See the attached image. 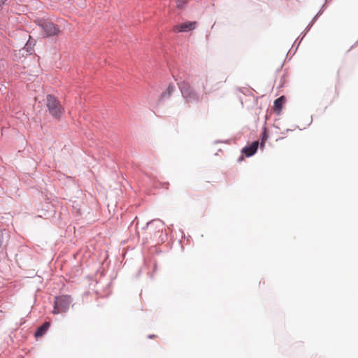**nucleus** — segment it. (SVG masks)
Segmentation results:
<instances>
[{
	"label": "nucleus",
	"instance_id": "obj_21",
	"mask_svg": "<svg viewBox=\"0 0 358 358\" xmlns=\"http://www.w3.org/2000/svg\"><path fill=\"white\" fill-rule=\"evenodd\" d=\"M328 0H325V1L327 2Z\"/></svg>",
	"mask_w": 358,
	"mask_h": 358
},
{
	"label": "nucleus",
	"instance_id": "obj_2",
	"mask_svg": "<svg viewBox=\"0 0 358 358\" xmlns=\"http://www.w3.org/2000/svg\"><path fill=\"white\" fill-rule=\"evenodd\" d=\"M46 106L50 114L56 119H59L63 109L59 100L52 94L46 96Z\"/></svg>",
	"mask_w": 358,
	"mask_h": 358
},
{
	"label": "nucleus",
	"instance_id": "obj_3",
	"mask_svg": "<svg viewBox=\"0 0 358 358\" xmlns=\"http://www.w3.org/2000/svg\"><path fill=\"white\" fill-rule=\"evenodd\" d=\"M71 302V298L69 295L56 296L52 313L54 314L66 313L69 309Z\"/></svg>",
	"mask_w": 358,
	"mask_h": 358
},
{
	"label": "nucleus",
	"instance_id": "obj_7",
	"mask_svg": "<svg viewBox=\"0 0 358 358\" xmlns=\"http://www.w3.org/2000/svg\"><path fill=\"white\" fill-rule=\"evenodd\" d=\"M195 22H186L180 24L176 25L174 27L176 31L178 32H187L195 29Z\"/></svg>",
	"mask_w": 358,
	"mask_h": 358
},
{
	"label": "nucleus",
	"instance_id": "obj_6",
	"mask_svg": "<svg viewBox=\"0 0 358 358\" xmlns=\"http://www.w3.org/2000/svg\"><path fill=\"white\" fill-rule=\"evenodd\" d=\"M259 141H255L251 144L245 146L242 148L241 152L246 157H250L254 155L258 149Z\"/></svg>",
	"mask_w": 358,
	"mask_h": 358
},
{
	"label": "nucleus",
	"instance_id": "obj_9",
	"mask_svg": "<svg viewBox=\"0 0 358 358\" xmlns=\"http://www.w3.org/2000/svg\"><path fill=\"white\" fill-rule=\"evenodd\" d=\"M36 45V41L32 39L29 36V39L27 41L24 47L20 50L24 54V52L26 51L28 55H31L34 52V47Z\"/></svg>",
	"mask_w": 358,
	"mask_h": 358
},
{
	"label": "nucleus",
	"instance_id": "obj_8",
	"mask_svg": "<svg viewBox=\"0 0 358 358\" xmlns=\"http://www.w3.org/2000/svg\"><path fill=\"white\" fill-rule=\"evenodd\" d=\"M50 326V323L49 322H45L42 325L38 327L34 333V336L36 338H38L43 336L49 329Z\"/></svg>",
	"mask_w": 358,
	"mask_h": 358
},
{
	"label": "nucleus",
	"instance_id": "obj_10",
	"mask_svg": "<svg viewBox=\"0 0 358 358\" xmlns=\"http://www.w3.org/2000/svg\"><path fill=\"white\" fill-rule=\"evenodd\" d=\"M175 90V86L173 84L170 83L166 89V90L164 92H162L159 97V101H164L165 99H169L172 93Z\"/></svg>",
	"mask_w": 358,
	"mask_h": 358
},
{
	"label": "nucleus",
	"instance_id": "obj_16",
	"mask_svg": "<svg viewBox=\"0 0 358 358\" xmlns=\"http://www.w3.org/2000/svg\"><path fill=\"white\" fill-rule=\"evenodd\" d=\"M319 16L316 14L313 18L312 19V20L310 21V24H313L315 22V20H317V18Z\"/></svg>",
	"mask_w": 358,
	"mask_h": 358
},
{
	"label": "nucleus",
	"instance_id": "obj_20",
	"mask_svg": "<svg viewBox=\"0 0 358 358\" xmlns=\"http://www.w3.org/2000/svg\"><path fill=\"white\" fill-rule=\"evenodd\" d=\"M2 0H0V6H1L3 4L1 3Z\"/></svg>",
	"mask_w": 358,
	"mask_h": 358
},
{
	"label": "nucleus",
	"instance_id": "obj_14",
	"mask_svg": "<svg viewBox=\"0 0 358 358\" xmlns=\"http://www.w3.org/2000/svg\"><path fill=\"white\" fill-rule=\"evenodd\" d=\"M177 6L179 8H182L187 3V0H176Z\"/></svg>",
	"mask_w": 358,
	"mask_h": 358
},
{
	"label": "nucleus",
	"instance_id": "obj_18",
	"mask_svg": "<svg viewBox=\"0 0 358 358\" xmlns=\"http://www.w3.org/2000/svg\"><path fill=\"white\" fill-rule=\"evenodd\" d=\"M243 159V156H240V157H239V158H238V162H241V161H242Z\"/></svg>",
	"mask_w": 358,
	"mask_h": 358
},
{
	"label": "nucleus",
	"instance_id": "obj_4",
	"mask_svg": "<svg viewBox=\"0 0 358 358\" xmlns=\"http://www.w3.org/2000/svg\"><path fill=\"white\" fill-rule=\"evenodd\" d=\"M164 222L159 219H155L146 223V225L142 228V229H148L151 234L156 236L157 234H160L159 239L162 242H164L166 239V234L163 233V227Z\"/></svg>",
	"mask_w": 358,
	"mask_h": 358
},
{
	"label": "nucleus",
	"instance_id": "obj_19",
	"mask_svg": "<svg viewBox=\"0 0 358 358\" xmlns=\"http://www.w3.org/2000/svg\"><path fill=\"white\" fill-rule=\"evenodd\" d=\"M6 1H7V0H2L1 3H2V4H4V3H5V2H6Z\"/></svg>",
	"mask_w": 358,
	"mask_h": 358
},
{
	"label": "nucleus",
	"instance_id": "obj_5",
	"mask_svg": "<svg viewBox=\"0 0 358 358\" xmlns=\"http://www.w3.org/2000/svg\"><path fill=\"white\" fill-rule=\"evenodd\" d=\"M38 25L44 38L57 36L60 32L59 27L49 20H42L39 22Z\"/></svg>",
	"mask_w": 358,
	"mask_h": 358
},
{
	"label": "nucleus",
	"instance_id": "obj_13",
	"mask_svg": "<svg viewBox=\"0 0 358 358\" xmlns=\"http://www.w3.org/2000/svg\"><path fill=\"white\" fill-rule=\"evenodd\" d=\"M312 26H313V24H310V23H309V24H308V25L306 27V32H305L304 34L301 33L302 36H301V39H300L299 42L298 43L297 46H299V44H300L301 41L303 40V37L305 36V35L306 34V33H307V32H308V31L311 29ZM296 48H298V47H296ZM296 49H297V48H296ZM296 50H295V51H296Z\"/></svg>",
	"mask_w": 358,
	"mask_h": 358
},
{
	"label": "nucleus",
	"instance_id": "obj_1",
	"mask_svg": "<svg viewBox=\"0 0 358 358\" xmlns=\"http://www.w3.org/2000/svg\"><path fill=\"white\" fill-rule=\"evenodd\" d=\"M178 87L180 90L182 96L187 103H197L200 100V94L185 81L178 83Z\"/></svg>",
	"mask_w": 358,
	"mask_h": 358
},
{
	"label": "nucleus",
	"instance_id": "obj_11",
	"mask_svg": "<svg viewBox=\"0 0 358 358\" xmlns=\"http://www.w3.org/2000/svg\"><path fill=\"white\" fill-rule=\"evenodd\" d=\"M285 103V97L284 96H281L277 98L274 101L275 110L280 111L282 109V106Z\"/></svg>",
	"mask_w": 358,
	"mask_h": 358
},
{
	"label": "nucleus",
	"instance_id": "obj_15",
	"mask_svg": "<svg viewBox=\"0 0 358 358\" xmlns=\"http://www.w3.org/2000/svg\"><path fill=\"white\" fill-rule=\"evenodd\" d=\"M324 7H325V4H323V5H322V8H320V10L318 11V13H317V15L318 16H320V15H321L322 14V13H323V11H324Z\"/></svg>",
	"mask_w": 358,
	"mask_h": 358
},
{
	"label": "nucleus",
	"instance_id": "obj_12",
	"mask_svg": "<svg viewBox=\"0 0 358 358\" xmlns=\"http://www.w3.org/2000/svg\"><path fill=\"white\" fill-rule=\"evenodd\" d=\"M268 138V131L266 127L263 128V132L261 137V143H260V147L264 148L265 146V143L266 140Z\"/></svg>",
	"mask_w": 358,
	"mask_h": 358
},
{
	"label": "nucleus",
	"instance_id": "obj_17",
	"mask_svg": "<svg viewBox=\"0 0 358 358\" xmlns=\"http://www.w3.org/2000/svg\"><path fill=\"white\" fill-rule=\"evenodd\" d=\"M155 337H156V336L155 334H150V335L148 336V338H153Z\"/></svg>",
	"mask_w": 358,
	"mask_h": 358
}]
</instances>
